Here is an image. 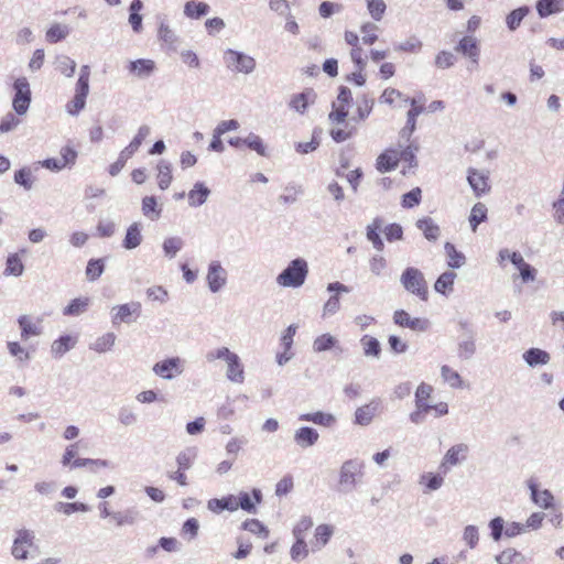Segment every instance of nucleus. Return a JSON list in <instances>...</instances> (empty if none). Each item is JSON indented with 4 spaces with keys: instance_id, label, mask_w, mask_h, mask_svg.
Instances as JSON below:
<instances>
[{
    "instance_id": "58",
    "label": "nucleus",
    "mask_w": 564,
    "mask_h": 564,
    "mask_svg": "<svg viewBox=\"0 0 564 564\" xmlns=\"http://www.w3.org/2000/svg\"><path fill=\"white\" fill-rule=\"evenodd\" d=\"M373 104H375L373 99L370 98L366 94H364L360 98H358V106H357L358 120H365L370 115V112L372 111Z\"/></svg>"
},
{
    "instance_id": "51",
    "label": "nucleus",
    "mask_w": 564,
    "mask_h": 564,
    "mask_svg": "<svg viewBox=\"0 0 564 564\" xmlns=\"http://www.w3.org/2000/svg\"><path fill=\"white\" fill-rule=\"evenodd\" d=\"M105 271L104 259H90L86 267V276L88 281H96Z\"/></svg>"
},
{
    "instance_id": "24",
    "label": "nucleus",
    "mask_w": 564,
    "mask_h": 564,
    "mask_svg": "<svg viewBox=\"0 0 564 564\" xmlns=\"http://www.w3.org/2000/svg\"><path fill=\"white\" fill-rule=\"evenodd\" d=\"M318 437L317 431L310 426H303L295 431L294 434L295 443L303 448L313 446L318 441Z\"/></svg>"
},
{
    "instance_id": "23",
    "label": "nucleus",
    "mask_w": 564,
    "mask_h": 564,
    "mask_svg": "<svg viewBox=\"0 0 564 564\" xmlns=\"http://www.w3.org/2000/svg\"><path fill=\"white\" fill-rule=\"evenodd\" d=\"M142 226L140 223L131 224L126 232L122 241V247L127 250H132L139 247L142 242Z\"/></svg>"
},
{
    "instance_id": "8",
    "label": "nucleus",
    "mask_w": 564,
    "mask_h": 564,
    "mask_svg": "<svg viewBox=\"0 0 564 564\" xmlns=\"http://www.w3.org/2000/svg\"><path fill=\"white\" fill-rule=\"evenodd\" d=\"M111 323L113 326L121 323L131 324L141 314V303L132 301L130 303L115 305L111 308Z\"/></svg>"
},
{
    "instance_id": "50",
    "label": "nucleus",
    "mask_w": 564,
    "mask_h": 564,
    "mask_svg": "<svg viewBox=\"0 0 564 564\" xmlns=\"http://www.w3.org/2000/svg\"><path fill=\"white\" fill-rule=\"evenodd\" d=\"M14 182L22 186L25 191L33 187L34 177L30 167H22L14 173Z\"/></svg>"
},
{
    "instance_id": "62",
    "label": "nucleus",
    "mask_w": 564,
    "mask_h": 564,
    "mask_svg": "<svg viewBox=\"0 0 564 564\" xmlns=\"http://www.w3.org/2000/svg\"><path fill=\"white\" fill-rule=\"evenodd\" d=\"M333 534V528L328 524H321L315 529V540L316 543H319L317 549L319 550L324 546Z\"/></svg>"
},
{
    "instance_id": "31",
    "label": "nucleus",
    "mask_w": 564,
    "mask_h": 564,
    "mask_svg": "<svg viewBox=\"0 0 564 564\" xmlns=\"http://www.w3.org/2000/svg\"><path fill=\"white\" fill-rule=\"evenodd\" d=\"M360 344L362 346L364 355L366 357H372V358H379L381 355V345L380 341L370 336V335H364L360 338Z\"/></svg>"
},
{
    "instance_id": "64",
    "label": "nucleus",
    "mask_w": 564,
    "mask_h": 564,
    "mask_svg": "<svg viewBox=\"0 0 564 564\" xmlns=\"http://www.w3.org/2000/svg\"><path fill=\"white\" fill-rule=\"evenodd\" d=\"M21 120L12 112H8L0 122V133H7L14 130Z\"/></svg>"
},
{
    "instance_id": "38",
    "label": "nucleus",
    "mask_w": 564,
    "mask_h": 564,
    "mask_svg": "<svg viewBox=\"0 0 564 564\" xmlns=\"http://www.w3.org/2000/svg\"><path fill=\"white\" fill-rule=\"evenodd\" d=\"M535 7L540 18H546L563 10L558 0H538Z\"/></svg>"
},
{
    "instance_id": "21",
    "label": "nucleus",
    "mask_w": 564,
    "mask_h": 564,
    "mask_svg": "<svg viewBox=\"0 0 564 564\" xmlns=\"http://www.w3.org/2000/svg\"><path fill=\"white\" fill-rule=\"evenodd\" d=\"M155 69V63L152 59L139 58L131 61L128 70L140 78L149 77Z\"/></svg>"
},
{
    "instance_id": "36",
    "label": "nucleus",
    "mask_w": 564,
    "mask_h": 564,
    "mask_svg": "<svg viewBox=\"0 0 564 564\" xmlns=\"http://www.w3.org/2000/svg\"><path fill=\"white\" fill-rule=\"evenodd\" d=\"M116 335L113 333H106L102 336L98 337L94 343L89 345L91 350H95L99 354L109 351L116 341Z\"/></svg>"
},
{
    "instance_id": "15",
    "label": "nucleus",
    "mask_w": 564,
    "mask_h": 564,
    "mask_svg": "<svg viewBox=\"0 0 564 564\" xmlns=\"http://www.w3.org/2000/svg\"><path fill=\"white\" fill-rule=\"evenodd\" d=\"M42 323H43L42 317H36V319L34 321L29 315H21L18 318V324L21 329V334H20L21 339L28 340L30 337L42 335L43 334Z\"/></svg>"
},
{
    "instance_id": "17",
    "label": "nucleus",
    "mask_w": 564,
    "mask_h": 564,
    "mask_svg": "<svg viewBox=\"0 0 564 564\" xmlns=\"http://www.w3.org/2000/svg\"><path fill=\"white\" fill-rule=\"evenodd\" d=\"M475 338L476 334L471 328L460 325V357L468 359L475 354Z\"/></svg>"
},
{
    "instance_id": "54",
    "label": "nucleus",
    "mask_w": 564,
    "mask_h": 564,
    "mask_svg": "<svg viewBox=\"0 0 564 564\" xmlns=\"http://www.w3.org/2000/svg\"><path fill=\"white\" fill-rule=\"evenodd\" d=\"M195 458H196V449L195 448H186L185 451L178 453V455L176 456V464L180 469L185 471L192 467Z\"/></svg>"
},
{
    "instance_id": "43",
    "label": "nucleus",
    "mask_w": 564,
    "mask_h": 564,
    "mask_svg": "<svg viewBox=\"0 0 564 564\" xmlns=\"http://www.w3.org/2000/svg\"><path fill=\"white\" fill-rule=\"evenodd\" d=\"M24 265L18 253L9 254L6 262L4 275L20 276L23 274Z\"/></svg>"
},
{
    "instance_id": "34",
    "label": "nucleus",
    "mask_w": 564,
    "mask_h": 564,
    "mask_svg": "<svg viewBox=\"0 0 564 564\" xmlns=\"http://www.w3.org/2000/svg\"><path fill=\"white\" fill-rule=\"evenodd\" d=\"M495 560L497 564H523L525 558L524 555L516 549L508 547L496 555Z\"/></svg>"
},
{
    "instance_id": "63",
    "label": "nucleus",
    "mask_w": 564,
    "mask_h": 564,
    "mask_svg": "<svg viewBox=\"0 0 564 564\" xmlns=\"http://www.w3.org/2000/svg\"><path fill=\"white\" fill-rule=\"evenodd\" d=\"M118 421L124 426H131L137 423L138 416L130 408L121 406L118 412Z\"/></svg>"
},
{
    "instance_id": "11",
    "label": "nucleus",
    "mask_w": 564,
    "mask_h": 564,
    "mask_svg": "<svg viewBox=\"0 0 564 564\" xmlns=\"http://www.w3.org/2000/svg\"><path fill=\"white\" fill-rule=\"evenodd\" d=\"M228 273L217 260L210 261L206 275L207 284L213 293L219 292L227 283Z\"/></svg>"
},
{
    "instance_id": "52",
    "label": "nucleus",
    "mask_w": 564,
    "mask_h": 564,
    "mask_svg": "<svg viewBox=\"0 0 564 564\" xmlns=\"http://www.w3.org/2000/svg\"><path fill=\"white\" fill-rule=\"evenodd\" d=\"M162 209L158 207V202L154 196H145L142 199V213L147 217H151V219H156L160 217Z\"/></svg>"
},
{
    "instance_id": "47",
    "label": "nucleus",
    "mask_w": 564,
    "mask_h": 564,
    "mask_svg": "<svg viewBox=\"0 0 564 564\" xmlns=\"http://www.w3.org/2000/svg\"><path fill=\"white\" fill-rule=\"evenodd\" d=\"M69 34V29L65 24L55 23L46 31V41L57 43Z\"/></svg>"
},
{
    "instance_id": "35",
    "label": "nucleus",
    "mask_w": 564,
    "mask_h": 564,
    "mask_svg": "<svg viewBox=\"0 0 564 564\" xmlns=\"http://www.w3.org/2000/svg\"><path fill=\"white\" fill-rule=\"evenodd\" d=\"M158 171H159L158 184H159V187L164 191L171 185V182L173 180L172 165L170 162H167L165 160H161L158 163Z\"/></svg>"
},
{
    "instance_id": "12",
    "label": "nucleus",
    "mask_w": 564,
    "mask_h": 564,
    "mask_svg": "<svg viewBox=\"0 0 564 564\" xmlns=\"http://www.w3.org/2000/svg\"><path fill=\"white\" fill-rule=\"evenodd\" d=\"M34 533L28 529H21L17 531V536L13 541L11 554L17 560L28 558V547H31L34 543Z\"/></svg>"
},
{
    "instance_id": "30",
    "label": "nucleus",
    "mask_w": 564,
    "mask_h": 564,
    "mask_svg": "<svg viewBox=\"0 0 564 564\" xmlns=\"http://www.w3.org/2000/svg\"><path fill=\"white\" fill-rule=\"evenodd\" d=\"M416 227L422 230L424 237L430 241H435L440 237V227L430 217L419 219Z\"/></svg>"
},
{
    "instance_id": "29",
    "label": "nucleus",
    "mask_w": 564,
    "mask_h": 564,
    "mask_svg": "<svg viewBox=\"0 0 564 564\" xmlns=\"http://www.w3.org/2000/svg\"><path fill=\"white\" fill-rule=\"evenodd\" d=\"M300 421H306V422H313L318 425H323L326 427L332 426L336 419L330 413H324L321 411L314 412V413H304L299 416Z\"/></svg>"
},
{
    "instance_id": "25",
    "label": "nucleus",
    "mask_w": 564,
    "mask_h": 564,
    "mask_svg": "<svg viewBox=\"0 0 564 564\" xmlns=\"http://www.w3.org/2000/svg\"><path fill=\"white\" fill-rule=\"evenodd\" d=\"M315 94L312 89H306L301 94L294 95L290 100V108L294 109L299 113H304L310 102H313Z\"/></svg>"
},
{
    "instance_id": "18",
    "label": "nucleus",
    "mask_w": 564,
    "mask_h": 564,
    "mask_svg": "<svg viewBox=\"0 0 564 564\" xmlns=\"http://www.w3.org/2000/svg\"><path fill=\"white\" fill-rule=\"evenodd\" d=\"M399 161L400 158L398 150L390 149L378 156L376 166L379 172L386 173L394 170L398 166Z\"/></svg>"
},
{
    "instance_id": "40",
    "label": "nucleus",
    "mask_w": 564,
    "mask_h": 564,
    "mask_svg": "<svg viewBox=\"0 0 564 564\" xmlns=\"http://www.w3.org/2000/svg\"><path fill=\"white\" fill-rule=\"evenodd\" d=\"M529 12L530 8L527 6L512 10L506 18L508 29L510 31L517 30Z\"/></svg>"
},
{
    "instance_id": "49",
    "label": "nucleus",
    "mask_w": 564,
    "mask_h": 564,
    "mask_svg": "<svg viewBox=\"0 0 564 564\" xmlns=\"http://www.w3.org/2000/svg\"><path fill=\"white\" fill-rule=\"evenodd\" d=\"M184 240L181 237H169L163 241L162 248L164 254L172 259L183 248Z\"/></svg>"
},
{
    "instance_id": "59",
    "label": "nucleus",
    "mask_w": 564,
    "mask_h": 564,
    "mask_svg": "<svg viewBox=\"0 0 564 564\" xmlns=\"http://www.w3.org/2000/svg\"><path fill=\"white\" fill-rule=\"evenodd\" d=\"M242 529L249 531L253 534H258L262 538H267L269 535V530L267 527L260 522L258 519H248L242 523Z\"/></svg>"
},
{
    "instance_id": "4",
    "label": "nucleus",
    "mask_w": 564,
    "mask_h": 564,
    "mask_svg": "<svg viewBox=\"0 0 564 564\" xmlns=\"http://www.w3.org/2000/svg\"><path fill=\"white\" fill-rule=\"evenodd\" d=\"M403 288L420 297L422 301H426L429 297L427 283L423 273L413 267L406 268L400 278Z\"/></svg>"
},
{
    "instance_id": "26",
    "label": "nucleus",
    "mask_w": 564,
    "mask_h": 564,
    "mask_svg": "<svg viewBox=\"0 0 564 564\" xmlns=\"http://www.w3.org/2000/svg\"><path fill=\"white\" fill-rule=\"evenodd\" d=\"M378 410V403L370 402L358 408L355 412V423L361 426H367L371 423L376 412Z\"/></svg>"
},
{
    "instance_id": "61",
    "label": "nucleus",
    "mask_w": 564,
    "mask_h": 564,
    "mask_svg": "<svg viewBox=\"0 0 564 564\" xmlns=\"http://www.w3.org/2000/svg\"><path fill=\"white\" fill-rule=\"evenodd\" d=\"M422 198V191L420 187H414L402 196V206L404 208H413L417 206Z\"/></svg>"
},
{
    "instance_id": "10",
    "label": "nucleus",
    "mask_w": 564,
    "mask_h": 564,
    "mask_svg": "<svg viewBox=\"0 0 564 564\" xmlns=\"http://www.w3.org/2000/svg\"><path fill=\"white\" fill-rule=\"evenodd\" d=\"M460 55L467 57L469 63L467 65L468 72H474L478 69L479 66V56H480V46L479 41L473 35H466L460 39Z\"/></svg>"
},
{
    "instance_id": "19",
    "label": "nucleus",
    "mask_w": 564,
    "mask_h": 564,
    "mask_svg": "<svg viewBox=\"0 0 564 564\" xmlns=\"http://www.w3.org/2000/svg\"><path fill=\"white\" fill-rule=\"evenodd\" d=\"M207 508L208 510L215 513H220L225 510L232 512L238 509L237 498L234 495H228L220 499L213 498L208 500Z\"/></svg>"
},
{
    "instance_id": "1",
    "label": "nucleus",
    "mask_w": 564,
    "mask_h": 564,
    "mask_svg": "<svg viewBox=\"0 0 564 564\" xmlns=\"http://www.w3.org/2000/svg\"><path fill=\"white\" fill-rule=\"evenodd\" d=\"M217 359L225 360L227 364L226 377L229 381L235 383H242L245 381V369L243 365L236 352H232L227 347H219L214 350H209L206 354V360L213 362Z\"/></svg>"
},
{
    "instance_id": "45",
    "label": "nucleus",
    "mask_w": 564,
    "mask_h": 564,
    "mask_svg": "<svg viewBox=\"0 0 564 564\" xmlns=\"http://www.w3.org/2000/svg\"><path fill=\"white\" fill-rule=\"evenodd\" d=\"M74 344L75 343L69 335H64L53 341L51 351L55 357H62L65 352L73 348Z\"/></svg>"
},
{
    "instance_id": "39",
    "label": "nucleus",
    "mask_w": 564,
    "mask_h": 564,
    "mask_svg": "<svg viewBox=\"0 0 564 564\" xmlns=\"http://www.w3.org/2000/svg\"><path fill=\"white\" fill-rule=\"evenodd\" d=\"M89 506L84 502H62L58 501L54 505L56 512H62L65 516H70L74 512H88Z\"/></svg>"
},
{
    "instance_id": "20",
    "label": "nucleus",
    "mask_w": 564,
    "mask_h": 564,
    "mask_svg": "<svg viewBox=\"0 0 564 564\" xmlns=\"http://www.w3.org/2000/svg\"><path fill=\"white\" fill-rule=\"evenodd\" d=\"M209 195L210 189L203 182H196L187 194L188 205L191 207L202 206L206 203Z\"/></svg>"
},
{
    "instance_id": "14",
    "label": "nucleus",
    "mask_w": 564,
    "mask_h": 564,
    "mask_svg": "<svg viewBox=\"0 0 564 564\" xmlns=\"http://www.w3.org/2000/svg\"><path fill=\"white\" fill-rule=\"evenodd\" d=\"M393 322L402 327H408L416 332H425L430 327V322L426 318L411 317L408 312L398 310L393 314Z\"/></svg>"
},
{
    "instance_id": "3",
    "label": "nucleus",
    "mask_w": 564,
    "mask_h": 564,
    "mask_svg": "<svg viewBox=\"0 0 564 564\" xmlns=\"http://www.w3.org/2000/svg\"><path fill=\"white\" fill-rule=\"evenodd\" d=\"M308 274L307 261L303 258L292 260L276 276V283L283 288L302 286Z\"/></svg>"
},
{
    "instance_id": "32",
    "label": "nucleus",
    "mask_w": 564,
    "mask_h": 564,
    "mask_svg": "<svg viewBox=\"0 0 564 564\" xmlns=\"http://www.w3.org/2000/svg\"><path fill=\"white\" fill-rule=\"evenodd\" d=\"M487 213L488 209L484 203L478 202L473 206L468 221L474 232L477 230L479 224L487 219Z\"/></svg>"
},
{
    "instance_id": "13",
    "label": "nucleus",
    "mask_w": 564,
    "mask_h": 564,
    "mask_svg": "<svg viewBox=\"0 0 564 564\" xmlns=\"http://www.w3.org/2000/svg\"><path fill=\"white\" fill-rule=\"evenodd\" d=\"M152 370L156 376L165 380H172L183 372V367L178 357H171L154 364Z\"/></svg>"
},
{
    "instance_id": "5",
    "label": "nucleus",
    "mask_w": 564,
    "mask_h": 564,
    "mask_svg": "<svg viewBox=\"0 0 564 564\" xmlns=\"http://www.w3.org/2000/svg\"><path fill=\"white\" fill-rule=\"evenodd\" d=\"M150 127L147 124L139 128L138 133L132 141L120 152L118 160L109 166V174L111 176H116L121 172L127 160L139 150L143 140L150 134Z\"/></svg>"
},
{
    "instance_id": "56",
    "label": "nucleus",
    "mask_w": 564,
    "mask_h": 564,
    "mask_svg": "<svg viewBox=\"0 0 564 564\" xmlns=\"http://www.w3.org/2000/svg\"><path fill=\"white\" fill-rule=\"evenodd\" d=\"M302 193L303 188L301 185L289 184L285 186L284 193L280 195L279 200L285 205L293 204Z\"/></svg>"
},
{
    "instance_id": "22",
    "label": "nucleus",
    "mask_w": 564,
    "mask_h": 564,
    "mask_svg": "<svg viewBox=\"0 0 564 564\" xmlns=\"http://www.w3.org/2000/svg\"><path fill=\"white\" fill-rule=\"evenodd\" d=\"M522 358L529 367L533 368L549 364L551 356L541 348H530L523 352Z\"/></svg>"
},
{
    "instance_id": "48",
    "label": "nucleus",
    "mask_w": 564,
    "mask_h": 564,
    "mask_svg": "<svg viewBox=\"0 0 564 564\" xmlns=\"http://www.w3.org/2000/svg\"><path fill=\"white\" fill-rule=\"evenodd\" d=\"M420 485H424L426 490L424 492L437 490L443 485V477L441 474L425 473L421 475Z\"/></svg>"
},
{
    "instance_id": "60",
    "label": "nucleus",
    "mask_w": 564,
    "mask_h": 564,
    "mask_svg": "<svg viewBox=\"0 0 564 564\" xmlns=\"http://www.w3.org/2000/svg\"><path fill=\"white\" fill-rule=\"evenodd\" d=\"M488 527L491 539L499 542L505 534V520L501 517H496L489 521Z\"/></svg>"
},
{
    "instance_id": "53",
    "label": "nucleus",
    "mask_w": 564,
    "mask_h": 564,
    "mask_svg": "<svg viewBox=\"0 0 564 564\" xmlns=\"http://www.w3.org/2000/svg\"><path fill=\"white\" fill-rule=\"evenodd\" d=\"M458 463V448L456 446H452L447 454L445 455L443 462L438 467V473L443 477L452 466H455Z\"/></svg>"
},
{
    "instance_id": "6",
    "label": "nucleus",
    "mask_w": 564,
    "mask_h": 564,
    "mask_svg": "<svg viewBox=\"0 0 564 564\" xmlns=\"http://www.w3.org/2000/svg\"><path fill=\"white\" fill-rule=\"evenodd\" d=\"M224 63L230 72L245 75L251 74L257 65L252 56L232 48H227L224 52Z\"/></svg>"
},
{
    "instance_id": "28",
    "label": "nucleus",
    "mask_w": 564,
    "mask_h": 564,
    "mask_svg": "<svg viewBox=\"0 0 564 564\" xmlns=\"http://www.w3.org/2000/svg\"><path fill=\"white\" fill-rule=\"evenodd\" d=\"M140 513L134 508H128L124 511H117L111 514L117 527L133 525Z\"/></svg>"
},
{
    "instance_id": "37",
    "label": "nucleus",
    "mask_w": 564,
    "mask_h": 564,
    "mask_svg": "<svg viewBox=\"0 0 564 564\" xmlns=\"http://www.w3.org/2000/svg\"><path fill=\"white\" fill-rule=\"evenodd\" d=\"M338 340L333 335L326 333L316 337L313 341V350L315 352H324L336 348Z\"/></svg>"
},
{
    "instance_id": "44",
    "label": "nucleus",
    "mask_w": 564,
    "mask_h": 564,
    "mask_svg": "<svg viewBox=\"0 0 564 564\" xmlns=\"http://www.w3.org/2000/svg\"><path fill=\"white\" fill-rule=\"evenodd\" d=\"M55 68L66 77H73L76 69V62L67 55H58L55 59Z\"/></svg>"
},
{
    "instance_id": "7",
    "label": "nucleus",
    "mask_w": 564,
    "mask_h": 564,
    "mask_svg": "<svg viewBox=\"0 0 564 564\" xmlns=\"http://www.w3.org/2000/svg\"><path fill=\"white\" fill-rule=\"evenodd\" d=\"M13 88L15 91L12 101L13 109L18 116H23L28 112L31 104L30 84L25 77H20L15 79Z\"/></svg>"
},
{
    "instance_id": "57",
    "label": "nucleus",
    "mask_w": 564,
    "mask_h": 564,
    "mask_svg": "<svg viewBox=\"0 0 564 564\" xmlns=\"http://www.w3.org/2000/svg\"><path fill=\"white\" fill-rule=\"evenodd\" d=\"M295 543L291 547L290 555L293 561L300 562L308 555V549L305 539L295 538Z\"/></svg>"
},
{
    "instance_id": "9",
    "label": "nucleus",
    "mask_w": 564,
    "mask_h": 564,
    "mask_svg": "<svg viewBox=\"0 0 564 564\" xmlns=\"http://www.w3.org/2000/svg\"><path fill=\"white\" fill-rule=\"evenodd\" d=\"M489 174L487 170L474 167L467 170L466 178L476 197H481L490 192Z\"/></svg>"
},
{
    "instance_id": "42",
    "label": "nucleus",
    "mask_w": 564,
    "mask_h": 564,
    "mask_svg": "<svg viewBox=\"0 0 564 564\" xmlns=\"http://www.w3.org/2000/svg\"><path fill=\"white\" fill-rule=\"evenodd\" d=\"M209 12V6L205 2L188 1L184 7V14L192 19H199Z\"/></svg>"
},
{
    "instance_id": "46",
    "label": "nucleus",
    "mask_w": 564,
    "mask_h": 564,
    "mask_svg": "<svg viewBox=\"0 0 564 564\" xmlns=\"http://www.w3.org/2000/svg\"><path fill=\"white\" fill-rule=\"evenodd\" d=\"M243 145L257 152L261 156H268L267 147L258 134L250 132L246 138H243Z\"/></svg>"
},
{
    "instance_id": "27",
    "label": "nucleus",
    "mask_w": 564,
    "mask_h": 564,
    "mask_svg": "<svg viewBox=\"0 0 564 564\" xmlns=\"http://www.w3.org/2000/svg\"><path fill=\"white\" fill-rule=\"evenodd\" d=\"M455 279L456 273L453 271L442 273L434 283V290L443 295L452 293L454 291Z\"/></svg>"
},
{
    "instance_id": "2",
    "label": "nucleus",
    "mask_w": 564,
    "mask_h": 564,
    "mask_svg": "<svg viewBox=\"0 0 564 564\" xmlns=\"http://www.w3.org/2000/svg\"><path fill=\"white\" fill-rule=\"evenodd\" d=\"M365 463L357 458L345 460L339 468L337 491L349 494L354 491L364 476Z\"/></svg>"
},
{
    "instance_id": "55",
    "label": "nucleus",
    "mask_w": 564,
    "mask_h": 564,
    "mask_svg": "<svg viewBox=\"0 0 564 564\" xmlns=\"http://www.w3.org/2000/svg\"><path fill=\"white\" fill-rule=\"evenodd\" d=\"M369 14L375 21H380L387 10V4L383 0H366Z\"/></svg>"
},
{
    "instance_id": "16",
    "label": "nucleus",
    "mask_w": 564,
    "mask_h": 564,
    "mask_svg": "<svg viewBox=\"0 0 564 564\" xmlns=\"http://www.w3.org/2000/svg\"><path fill=\"white\" fill-rule=\"evenodd\" d=\"M528 487L531 492L532 501L543 509H549L553 506L554 496L549 489L540 490L538 484L533 479L528 480Z\"/></svg>"
},
{
    "instance_id": "41",
    "label": "nucleus",
    "mask_w": 564,
    "mask_h": 564,
    "mask_svg": "<svg viewBox=\"0 0 564 564\" xmlns=\"http://www.w3.org/2000/svg\"><path fill=\"white\" fill-rule=\"evenodd\" d=\"M89 305V299L87 297H77L69 302L67 306L64 307L63 314L65 316H78L86 312Z\"/></svg>"
},
{
    "instance_id": "33",
    "label": "nucleus",
    "mask_w": 564,
    "mask_h": 564,
    "mask_svg": "<svg viewBox=\"0 0 564 564\" xmlns=\"http://www.w3.org/2000/svg\"><path fill=\"white\" fill-rule=\"evenodd\" d=\"M382 221L379 218H376L372 224L367 226V239L371 241L373 248L378 251H382L384 248V243L379 235V230L381 228Z\"/></svg>"
}]
</instances>
